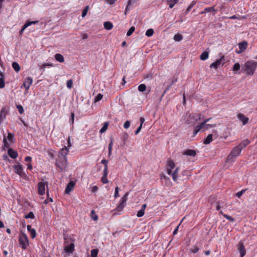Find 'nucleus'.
Wrapping results in <instances>:
<instances>
[{
  "instance_id": "f257e3e1",
  "label": "nucleus",
  "mask_w": 257,
  "mask_h": 257,
  "mask_svg": "<svg viewBox=\"0 0 257 257\" xmlns=\"http://www.w3.org/2000/svg\"><path fill=\"white\" fill-rule=\"evenodd\" d=\"M256 67V62L247 61L242 66L241 71L246 72L247 75H252Z\"/></svg>"
},
{
  "instance_id": "f03ea898",
  "label": "nucleus",
  "mask_w": 257,
  "mask_h": 257,
  "mask_svg": "<svg viewBox=\"0 0 257 257\" xmlns=\"http://www.w3.org/2000/svg\"><path fill=\"white\" fill-rule=\"evenodd\" d=\"M241 151V150L237 146L233 147L228 155L226 159V162H233L234 160V158L240 155Z\"/></svg>"
},
{
  "instance_id": "7ed1b4c3",
  "label": "nucleus",
  "mask_w": 257,
  "mask_h": 257,
  "mask_svg": "<svg viewBox=\"0 0 257 257\" xmlns=\"http://www.w3.org/2000/svg\"><path fill=\"white\" fill-rule=\"evenodd\" d=\"M19 242L20 246L23 248L26 249L29 245V239L26 234L21 232L19 235Z\"/></svg>"
},
{
  "instance_id": "20e7f679",
  "label": "nucleus",
  "mask_w": 257,
  "mask_h": 257,
  "mask_svg": "<svg viewBox=\"0 0 257 257\" xmlns=\"http://www.w3.org/2000/svg\"><path fill=\"white\" fill-rule=\"evenodd\" d=\"M67 158H58L56 160L55 165L59 168L61 171H62L67 166Z\"/></svg>"
},
{
  "instance_id": "39448f33",
  "label": "nucleus",
  "mask_w": 257,
  "mask_h": 257,
  "mask_svg": "<svg viewBox=\"0 0 257 257\" xmlns=\"http://www.w3.org/2000/svg\"><path fill=\"white\" fill-rule=\"evenodd\" d=\"M128 195V193L126 192L121 198L120 202L118 205V206L116 207L115 210L117 211H121L126 205V202L127 200V196Z\"/></svg>"
},
{
  "instance_id": "423d86ee",
  "label": "nucleus",
  "mask_w": 257,
  "mask_h": 257,
  "mask_svg": "<svg viewBox=\"0 0 257 257\" xmlns=\"http://www.w3.org/2000/svg\"><path fill=\"white\" fill-rule=\"evenodd\" d=\"M47 182H40L38 184V194L43 195L45 193V186L48 188Z\"/></svg>"
},
{
  "instance_id": "0eeeda50",
  "label": "nucleus",
  "mask_w": 257,
  "mask_h": 257,
  "mask_svg": "<svg viewBox=\"0 0 257 257\" xmlns=\"http://www.w3.org/2000/svg\"><path fill=\"white\" fill-rule=\"evenodd\" d=\"M225 59L224 56H222L220 59L216 60L214 62L212 63L210 65V67L214 68L216 69L221 65H223L224 63Z\"/></svg>"
},
{
  "instance_id": "6e6552de",
  "label": "nucleus",
  "mask_w": 257,
  "mask_h": 257,
  "mask_svg": "<svg viewBox=\"0 0 257 257\" xmlns=\"http://www.w3.org/2000/svg\"><path fill=\"white\" fill-rule=\"evenodd\" d=\"M69 149L64 146L63 148L60 149V151L58 153V158H67L66 156L69 152Z\"/></svg>"
},
{
  "instance_id": "1a4fd4ad",
  "label": "nucleus",
  "mask_w": 257,
  "mask_h": 257,
  "mask_svg": "<svg viewBox=\"0 0 257 257\" xmlns=\"http://www.w3.org/2000/svg\"><path fill=\"white\" fill-rule=\"evenodd\" d=\"M237 247V249L240 253V257H243L246 253V250L244 248L243 243L241 241H239Z\"/></svg>"
},
{
  "instance_id": "9d476101",
  "label": "nucleus",
  "mask_w": 257,
  "mask_h": 257,
  "mask_svg": "<svg viewBox=\"0 0 257 257\" xmlns=\"http://www.w3.org/2000/svg\"><path fill=\"white\" fill-rule=\"evenodd\" d=\"M8 112L7 107H4L1 110L0 113V123H1L6 118V115Z\"/></svg>"
},
{
  "instance_id": "9b49d317",
  "label": "nucleus",
  "mask_w": 257,
  "mask_h": 257,
  "mask_svg": "<svg viewBox=\"0 0 257 257\" xmlns=\"http://www.w3.org/2000/svg\"><path fill=\"white\" fill-rule=\"evenodd\" d=\"M32 82L33 79L30 77H28L25 79L23 82V86L26 90H28L29 89L30 86L32 84Z\"/></svg>"
},
{
  "instance_id": "f8f14e48",
  "label": "nucleus",
  "mask_w": 257,
  "mask_h": 257,
  "mask_svg": "<svg viewBox=\"0 0 257 257\" xmlns=\"http://www.w3.org/2000/svg\"><path fill=\"white\" fill-rule=\"evenodd\" d=\"M75 186V182L71 181H70L68 184L67 185V186L66 187L65 192L66 194H69L73 189L74 187Z\"/></svg>"
},
{
  "instance_id": "ddd939ff",
  "label": "nucleus",
  "mask_w": 257,
  "mask_h": 257,
  "mask_svg": "<svg viewBox=\"0 0 257 257\" xmlns=\"http://www.w3.org/2000/svg\"><path fill=\"white\" fill-rule=\"evenodd\" d=\"M15 169V172L20 175V176H22L23 175V168L22 166L20 165H16L13 166Z\"/></svg>"
},
{
  "instance_id": "4468645a",
  "label": "nucleus",
  "mask_w": 257,
  "mask_h": 257,
  "mask_svg": "<svg viewBox=\"0 0 257 257\" xmlns=\"http://www.w3.org/2000/svg\"><path fill=\"white\" fill-rule=\"evenodd\" d=\"M74 249V244L71 243L69 245H66L64 247V250L66 252L69 253H72Z\"/></svg>"
},
{
  "instance_id": "2eb2a0df",
  "label": "nucleus",
  "mask_w": 257,
  "mask_h": 257,
  "mask_svg": "<svg viewBox=\"0 0 257 257\" xmlns=\"http://www.w3.org/2000/svg\"><path fill=\"white\" fill-rule=\"evenodd\" d=\"M9 156L12 159H16L18 157V153L12 148H9L8 151Z\"/></svg>"
},
{
  "instance_id": "dca6fc26",
  "label": "nucleus",
  "mask_w": 257,
  "mask_h": 257,
  "mask_svg": "<svg viewBox=\"0 0 257 257\" xmlns=\"http://www.w3.org/2000/svg\"><path fill=\"white\" fill-rule=\"evenodd\" d=\"M160 178L161 179L165 180L166 186L168 187H171L172 186V183L171 182L170 179L169 177L163 174L161 175Z\"/></svg>"
},
{
  "instance_id": "f3484780",
  "label": "nucleus",
  "mask_w": 257,
  "mask_h": 257,
  "mask_svg": "<svg viewBox=\"0 0 257 257\" xmlns=\"http://www.w3.org/2000/svg\"><path fill=\"white\" fill-rule=\"evenodd\" d=\"M238 119L242 122L243 124H245L248 122V118L245 117L243 114L239 113L238 114Z\"/></svg>"
},
{
  "instance_id": "a211bd4d",
  "label": "nucleus",
  "mask_w": 257,
  "mask_h": 257,
  "mask_svg": "<svg viewBox=\"0 0 257 257\" xmlns=\"http://www.w3.org/2000/svg\"><path fill=\"white\" fill-rule=\"evenodd\" d=\"M249 143L250 141L248 139H245L241 141L237 146L242 150L243 148L247 146Z\"/></svg>"
},
{
  "instance_id": "6ab92c4d",
  "label": "nucleus",
  "mask_w": 257,
  "mask_h": 257,
  "mask_svg": "<svg viewBox=\"0 0 257 257\" xmlns=\"http://www.w3.org/2000/svg\"><path fill=\"white\" fill-rule=\"evenodd\" d=\"M205 122L203 121L200 125L196 126L194 131V135H195L201 129L205 127Z\"/></svg>"
},
{
  "instance_id": "aec40b11",
  "label": "nucleus",
  "mask_w": 257,
  "mask_h": 257,
  "mask_svg": "<svg viewBox=\"0 0 257 257\" xmlns=\"http://www.w3.org/2000/svg\"><path fill=\"white\" fill-rule=\"evenodd\" d=\"M138 0H129L127 2V5L125 8V11L124 13V15H126L127 14V11L129 10V7L132 6L134 4H135Z\"/></svg>"
},
{
  "instance_id": "412c9836",
  "label": "nucleus",
  "mask_w": 257,
  "mask_h": 257,
  "mask_svg": "<svg viewBox=\"0 0 257 257\" xmlns=\"http://www.w3.org/2000/svg\"><path fill=\"white\" fill-rule=\"evenodd\" d=\"M184 155L190 156H195L196 154L195 151L193 150L188 149L186 150L184 153Z\"/></svg>"
},
{
  "instance_id": "4be33fe9",
  "label": "nucleus",
  "mask_w": 257,
  "mask_h": 257,
  "mask_svg": "<svg viewBox=\"0 0 257 257\" xmlns=\"http://www.w3.org/2000/svg\"><path fill=\"white\" fill-rule=\"evenodd\" d=\"M247 46V43L245 41H243L238 44L239 48L240 49L241 51L242 52L246 49Z\"/></svg>"
},
{
  "instance_id": "5701e85b",
  "label": "nucleus",
  "mask_w": 257,
  "mask_h": 257,
  "mask_svg": "<svg viewBox=\"0 0 257 257\" xmlns=\"http://www.w3.org/2000/svg\"><path fill=\"white\" fill-rule=\"evenodd\" d=\"M103 25H104V28L107 30H110L112 29L113 28V25H112V23H111L109 21H106V22H104Z\"/></svg>"
},
{
  "instance_id": "b1692460",
  "label": "nucleus",
  "mask_w": 257,
  "mask_h": 257,
  "mask_svg": "<svg viewBox=\"0 0 257 257\" xmlns=\"http://www.w3.org/2000/svg\"><path fill=\"white\" fill-rule=\"evenodd\" d=\"M55 59L59 62H63L64 61V58L63 56L59 53H57L55 55Z\"/></svg>"
},
{
  "instance_id": "393cba45",
  "label": "nucleus",
  "mask_w": 257,
  "mask_h": 257,
  "mask_svg": "<svg viewBox=\"0 0 257 257\" xmlns=\"http://www.w3.org/2000/svg\"><path fill=\"white\" fill-rule=\"evenodd\" d=\"M178 2V0H167V2L171 9L173 8L174 5L177 4Z\"/></svg>"
},
{
  "instance_id": "a878e982",
  "label": "nucleus",
  "mask_w": 257,
  "mask_h": 257,
  "mask_svg": "<svg viewBox=\"0 0 257 257\" xmlns=\"http://www.w3.org/2000/svg\"><path fill=\"white\" fill-rule=\"evenodd\" d=\"M196 4V2L195 1H192L190 5L188 7L186 11L183 13L184 15H186L191 10L193 7Z\"/></svg>"
},
{
  "instance_id": "bb28decb",
  "label": "nucleus",
  "mask_w": 257,
  "mask_h": 257,
  "mask_svg": "<svg viewBox=\"0 0 257 257\" xmlns=\"http://www.w3.org/2000/svg\"><path fill=\"white\" fill-rule=\"evenodd\" d=\"M212 141V135L210 134L207 136L203 143L205 145L210 144Z\"/></svg>"
},
{
  "instance_id": "cd10ccee",
  "label": "nucleus",
  "mask_w": 257,
  "mask_h": 257,
  "mask_svg": "<svg viewBox=\"0 0 257 257\" xmlns=\"http://www.w3.org/2000/svg\"><path fill=\"white\" fill-rule=\"evenodd\" d=\"M167 166L168 168L170 169H173L175 167V164L173 160L171 159H168L167 161Z\"/></svg>"
},
{
  "instance_id": "c85d7f7f",
  "label": "nucleus",
  "mask_w": 257,
  "mask_h": 257,
  "mask_svg": "<svg viewBox=\"0 0 257 257\" xmlns=\"http://www.w3.org/2000/svg\"><path fill=\"white\" fill-rule=\"evenodd\" d=\"M12 67L15 71L17 72H19L21 69V67L19 64L16 62H14L12 63Z\"/></svg>"
},
{
  "instance_id": "c756f323",
  "label": "nucleus",
  "mask_w": 257,
  "mask_h": 257,
  "mask_svg": "<svg viewBox=\"0 0 257 257\" xmlns=\"http://www.w3.org/2000/svg\"><path fill=\"white\" fill-rule=\"evenodd\" d=\"M208 52L207 51H204L201 54L200 58L201 60H205L208 58Z\"/></svg>"
},
{
  "instance_id": "7c9ffc66",
  "label": "nucleus",
  "mask_w": 257,
  "mask_h": 257,
  "mask_svg": "<svg viewBox=\"0 0 257 257\" xmlns=\"http://www.w3.org/2000/svg\"><path fill=\"white\" fill-rule=\"evenodd\" d=\"M108 124H109V123L108 122H104L103 123V126L101 127V128L100 129V130L99 131L100 133L102 134L104 132H105L108 128Z\"/></svg>"
},
{
  "instance_id": "2f4dec72",
  "label": "nucleus",
  "mask_w": 257,
  "mask_h": 257,
  "mask_svg": "<svg viewBox=\"0 0 257 257\" xmlns=\"http://www.w3.org/2000/svg\"><path fill=\"white\" fill-rule=\"evenodd\" d=\"M240 68V64L238 63H236L233 66L232 71L234 72V73H236V72L238 71Z\"/></svg>"
},
{
  "instance_id": "473e14b6",
  "label": "nucleus",
  "mask_w": 257,
  "mask_h": 257,
  "mask_svg": "<svg viewBox=\"0 0 257 257\" xmlns=\"http://www.w3.org/2000/svg\"><path fill=\"white\" fill-rule=\"evenodd\" d=\"M212 11H215L214 9V7H208V8H205L203 11H202V12H201L200 13V14H204V13H205L211 12Z\"/></svg>"
},
{
  "instance_id": "72a5a7b5",
  "label": "nucleus",
  "mask_w": 257,
  "mask_h": 257,
  "mask_svg": "<svg viewBox=\"0 0 257 257\" xmlns=\"http://www.w3.org/2000/svg\"><path fill=\"white\" fill-rule=\"evenodd\" d=\"M182 39L183 36H182V35L179 34H176L174 37V40L177 42H179L181 41Z\"/></svg>"
},
{
  "instance_id": "f704fd0d",
  "label": "nucleus",
  "mask_w": 257,
  "mask_h": 257,
  "mask_svg": "<svg viewBox=\"0 0 257 257\" xmlns=\"http://www.w3.org/2000/svg\"><path fill=\"white\" fill-rule=\"evenodd\" d=\"M113 145V140L111 139V141L108 145V156H110L111 155L112 148Z\"/></svg>"
},
{
  "instance_id": "c9c22d12",
  "label": "nucleus",
  "mask_w": 257,
  "mask_h": 257,
  "mask_svg": "<svg viewBox=\"0 0 257 257\" xmlns=\"http://www.w3.org/2000/svg\"><path fill=\"white\" fill-rule=\"evenodd\" d=\"M146 89V86L144 84H140L138 87V90L141 92H143Z\"/></svg>"
},
{
  "instance_id": "e433bc0d",
  "label": "nucleus",
  "mask_w": 257,
  "mask_h": 257,
  "mask_svg": "<svg viewBox=\"0 0 257 257\" xmlns=\"http://www.w3.org/2000/svg\"><path fill=\"white\" fill-rule=\"evenodd\" d=\"M98 250L96 249H93L91 250V257H97L98 254Z\"/></svg>"
},
{
  "instance_id": "4c0bfd02",
  "label": "nucleus",
  "mask_w": 257,
  "mask_h": 257,
  "mask_svg": "<svg viewBox=\"0 0 257 257\" xmlns=\"http://www.w3.org/2000/svg\"><path fill=\"white\" fill-rule=\"evenodd\" d=\"M154 34V30L152 29H149L147 30L146 32V35L148 37L152 36Z\"/></svg>"
},
{
  "instance_id": "58836bf2",
  "label": "nucleus",
  "mask_w": 257,
  "mask_h": 257,
  "mask_svg": "<svg viewBox=\"0 0 257 257\" xmlns=\"http://www.w3.org/2000/svg\"><path fill=\"white\" fill-rule=\"evenodd\" d=\"M24 217L27 219H28V218L33 219L35 217V215H34L33 212L31 211L28 214L25 215Z\"/></svg>"
},
{
  "instance_id": "ea45409f",
  "label": "nucleus",
  "mask_w": 257,
  "mask_h": 257,
  "mask_svg": "<svg viewBox=\"0 0 257 257\" xmlns=\"http://www.w3.org/2000/svg\"><path fill=\"white\" fill-rule=\"evenodd\" d=\"M135 30V28L134 26L131 27L126 33L127 36H130Z\"/></svg>"
},
{
  "instance_id": "a19ab883",
  "label": "nucleus",
  "mask_w": 257,
  "mask_h": 257,
  "mask_svg": "<svg viewBox=\"0 0 257 257\" xmlns=\"http://www.w3.org/2000/svg\"><path fill=\"white\" fill-rule=\"evenodd\" d=\"M7 138L10 142H14V134L9 133Z\"/></svg>"
},
{
  "instance_id": "79ce46f5",
  "label": "nucleus",
  "mask_w": 257,
  "mask_h": 257,
  "mask_svg": "<svg viewBox=\"0 0 257 257\" xmlns=\"http://www.w3.org/2000/svg\"><path fill=\"white\" fill-rule=\"evenodd\" d=\"M47 195L48 196V198L47 199H46L44 202V203H45L46 204H48L49 202H52L53 201V199L51 197H49V192H48V190L47 191Z\"/></svg>"
},
{
  "instance_id": "37998d69",
  "label": "nucleus",
  "mask_w": 257,
  "mask_h": 257,
  "mask_svg": "<svg viewBox=\"0 0 257 257\" xmlns=\"http://www.w3.org/2000/svg\"><path fill=\"white\" fill-rule=\"evenodd\" d=\"M91 218L93 220L96 221L98 219V216L95 214L94 210H92L91 211Z\"/></svg>"
},
{
  "instance_id": "c03bdc74",
  "label": "nucleus",
  "mask_w": 257,
  "mask_h": 257,
  "mask_svg": "<svg viewBox=\"0 0 257 257\" xmlns=\"http://www.w3.org/2000/svg\"><path fill=\"white\" fill-rule=\"evenodd\" d=\"M102 97H103V95L100 93H99L95 97L94 101L95 102L99 101L102 98Z\"/></svg>"
},
{
  "instance_id": "a18cd8bd",
  "label": "nucleus",
  "mask_w": 257,
  "mask_h": 257,
  "mask_svg": "<svg viewBox=\"0 0 257 257\" xmlns=\"http://www.w3.org/2000/svg\"><path fill=\"white\" fill-rule=\"evenodd\" d=\"M89 7L87 6H86L83 10L82 13V17L84 18L85 17V16L87 15L88 10Z\"/></svg>"
},
{
  "instance_id": "49530a36",
  "label": "nucleus",
  "mask_w": 257,
  "mask_h": 257,
  "mask_svg": "<svg viewBox=\"0 0 257 257\" xmlns=\"http://www.w3.org/2000/svg\"><path fill=\"white\" fill-rule=\"evenodd\" d=\"M32 238H34L36 236V231L35 229L32 228L31 229V230L29 231Z\"/></svg>"
},
{
  "instance_id": "de8ad7c7",
  "label": "nucleus",
  "mask_w": 257,
  "mask_h": 257,
  "mask_svg": "<svg viewBox=\"0 0 257 257\" xmlns=\"http://www.w3.org/2000/svg\"><path fill=\"white\" fill-rule=\"evenodd\" d=\"M17 108L18 109L19 112L20 114H22L24 113V110L23 106L21 105H17Z\"/></svg>"
},
{
  "instance_id": "09e8293b",
  "label": "nucleus",
  "mask_w": 257,
  "mask_h": 257,
  "mask_svg": "<svg viewBox=\"0 0 257 257\" xmlns=\"http://www.w3.org/2000/svg\"><path fill=\"white\" fill-rule=\"evenodd\" d=\"M246 190V189H243L241 191L238 192L236 193V196L237 197L240 198Z\"/></svg>"
},
{
  "instance_id": "8fccbe9b",
  "label": "nucleus",
  "mask_w": 257,
  "mask_h": 257,
  "mask_svg": "<svg viewBox=\"0 0 257 257\" xmlns=\"http://www.w3.org/2000/svg\"><path fill=\"white\" fill-rule=\"evenodd\" d=\"M223 216L224 217L226 218L227 219L229 220V221L233 222L234 221V219L233 218H232L231 216L227 215V214H223Z\"/></svg>"
},
{
  "instance_id": "3c124183",
  "label": "nucleus",
  "mask_w": 257,
  "mask_h": 257,
  "mask_svg": "<svg viewBox=\"0 0 257 257\" xmlns=\"http://www.w3.org/2000/svg\"><path fill=\"white\" fill-rule=\"evenodd\" d=\"M5 85V81L3 77L0 78V88H4Z\"/></svg>"
},
{
  "instance_id": "603ef678",
  "label": "nucleus",
  "mask_w": 257,
  "mask_h": 257,
  "mask_svg": "<svg viewBox=\"0 0 257 257\" xmlns=\"http://www.w3.org/2000/svg\"><path fill=\"white\" fill-rule=\"evenodd\" d=\"M144 213H145V211H144V210H143L140 209V210L138 212V213H137V216L138 217H140L143 216L144 215Z\"/></svg>"
},
{
  "instance_id": "864d4df0",
  "label": "nucleus",
  "mask_w": 257,
  "mask_h": 257,
  "mask_svg": "<svg viewBox=\"0 0 257 257\" xmlns=\"http://www.w3.org/2000/svg\"><path fill=\"white\" fill-rule=\"evenodd\" d=\"M73 81L72 80H68L67 81L66 85L68 88H71L72 86Z\"/></svg>"
},
{
  "instance_id": "5fc2aeb1",
  "label": "nucleus",
  "mask_w": 257,
  "mask_h": 257,
  "mask_svg": "<svg viewBox=\"0 0 257 257\" xmlns=\"http://www.w3.org/2000/svg\"><path fill=\"white\" fill-rule=\"evenodd\" d=\"M101 180L103 184H106L108 182L107 176H103L101 177Z\"/></svg>"
},
{
  "instance_id": "6e6d98bb",
  "label": "nucleus",
  "mask_w": 257,
  "mask_h": 257,
  "mask_svg": "<svg viewBox=\"0 0 257 257\" xmlns=\"http://www.w3.org/2000/svg\"><path fill=\"white\" fill-rule=\"evenodd\" d=\"M177 175L178 174H176L175 172H173L172 173V179L175 182L177 181Z\"/></svg>"
},
{
  "instance_id": "4d7b16f0",
  "label": "nucleus",
  "mask_w": 257,
  "mask_h": 257,
  "mask_svg": "<svg viewBox=\"0 0 257 257\" xmlns=\"http://www.w3.org/2000/svg\"><path fill=\"white\" fill-rule=\"evenodd\" d=\"M130 124H131L130 121H128V120H126V121L124 122V124H123V127H124V128H126H126H128L130 127Z\"/></svg>"
},
{
  "instance_id": "13d9d810",
  "label": "nucleus",
  "mask_w": 257,
  "mask_h": 257,
  "mask_svg": "<svg viewBox=\"0 0 257 257\" xmlns=\"http://www.w3.org/2000/svg\"><path fill=\"white\" fill-rule=\"evenodd\" d=\"M3 143L4 144V148H9V145L5 137L4 138Z\"/></svg>"
},
{
  "instance_id": "bf43d9fd",
  "label": "nucleus",
  "mask_w": 257,
  "mask_h": 257,
  "mask_svg": "<svg viewBox=\"0 0 257 257\" xmlns=\"http://www.w3.org/2000/svg\"><path fill=\"white\" fill-rule=\"evenodd\" d=\"M118 189H119V188H118V187H115V192H114V198H117L119 196V194H118Z\"/></svg>"
},
{
  "instance_id": "052dcab7",
  "label": "nucleus",
  "mask_w": 257,
  "mask_h": 257,
  "mask_svg": "<svg viewBox=\"0 0 257 257\" xmlns=\"http://www.w3.org/2000/svg\"><path fill=\"white\" fill-rule=\"evenodd\" d=\"M182 174L183 176H186L187 177H189L190 176V172L188 171H183L182 172Z\"/></svg>"
},
{
  "instance_id": "680f3d73",
  "label": "nucleus",
  "mask_w": 257,
  "mask_h": 257,
  "mask_svg": "<svg viewBox=\"0 0 257 257\" xmlns=\"http://www.w3.org/2000/svg\"><path fill=\"white\" fill-rule=\"evenodd\" d=\"M199 250V248L197 246L191 248V251L193 253H196Z\"/></svg>"
},
{
  "instance_id": "e2e57ef3",
  "label": "nucleus",
  "mask_w": 257,
  "mask_h": 257,
  "mask_svg": "<svg viewBox=\"0 0 257 257\" xmlns=\"http://www.w3.org/2000/svg\"><path fill=\"white\" fill-rule=\"evenodd\" d=\"M128 138V135L127 133H125L123 135L122 137V139L125 142L126 140H127Z\"/></svg>"
},
{
  "instance_id": "0e129e2a",
  "label": "nucleus",
  "mask_w": 257,
  "mask_h": 257,
  "mask_svg": "<svg viewBox=\"0 0 257 257\" xmlns=\"http://www.w3.org/2000/svg\"><path fill=\"white\" fill-rule=\"evenodd\" d=\"M101 163L104 165V168H107V163L108 161L105 159H103L101 161Z\"/></svg>"
},
{
  "instance_id": "69168bd1",
  "label": "nucleus",
  "mask_w": 257,
  "mask_h": 257,
  "mask_svg": "<svg viewBox=\"0 0 257 257\" xmlns=\"http://www.w3.org/2000/svg\"><path fill=\"white\" fill-rule=\"evenodd\" d=\"M74 120V113L73 112H72L71 113V118H70V122L72 124L73 123Z\"/></svg>"
},
{
  "instance_id": "338daca9",
  "label": "nucleus",
  "mask_w": 257,
  "mask_h": 257,
  "mask_svg": "<svg viewBox=\"0 0 257 257\" xmlns=\"http://www.w3.org/2000/svg\"><path fill=\"white\" fill-rule=\"evenodd\" d=\"M28 27V25H26V24L23 26L22 29L20 31V34H22L23 32L25 30V29Z\"/></svg>"
},
{
  "instance_id": "774afa93",
  "label": "nucleus",
  "mask_w": 257,
  "mask_h": 257,
  "mask_svg": "<svg viewBox=\"0 0 257 257\" xmlns=\"http://www.w3.org/2000/svg\"><path fill=\"white\" fill-rule=\"evenodd\" d=\"M103 176H107V175H108V169H107V168H104V170H103Z\"/></svg>"
}]
</instances>
